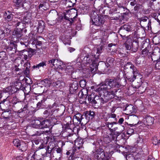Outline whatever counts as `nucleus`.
I'll use <instances>...</instances> for the list:
<instances>
[{
	"label": "nucleus",
	"mask_w": 160,
	"mask_h": 160,
	"mask_svg": "<svg viewBox=\"0 0 160 160\" xmlns=\"http://www.w3.org/2000/svg\"><path fill=\"white\" fill-rule=\"evenodd\" d=\"M120 79L118 78L108 79L101 83L100 87L97 89L98 91L104 92L108 90L114 89L117 90V88H120L121 86ZM119 89H118L119 90Z\"/></svg>",
	"instance_id": "f257e3e1"
},
{
	"label": "nucleus",
	"mask_w": 160,
	"mask_h": 160,
	"mask_svg": "<svg viewBox=\"0 0 160 160\" xmlns=\"http://www.w3.org/2000/svg\"><path fill=\"white\" fill-rule=\"evenodd\" d=\"M95 58L93 55L87 54L84 56L82 58V61L83 63L90 64V67L92 71L95 70H96L98 66V63L94 60Z\"/></svg>",
	"instance_id": "f03ea898"
},
{
	"label": "nucleus",
	"mask_w": 160,
	"mask_h": 160,
	"mask_svg": "<svg viewBox=\"0 0 160 160\" xmlns=\"http://www.w3.org/2000/svg\"><path fill=\"white\" fill-rule=\"evenodd\" d=\"M50 125V123L48 120H34L32 123V126L38 129H42L48 128Z\"/></svg>",
	"instance_id": "7ed1b4c3"
},
{
	"label": "nucleus",
	"mask_w": 160,
	"mask_h": 160,
	"mask_svg": "<svg viewBox=\"0 0 160 160\" xmlns=\"http://www.w3.org/2000/svg\"><path fill=\"white\" fill-rule=\"evenodd\" d=\"M91 18L92 24L97 26H101L104 22L103 17L99 16L95 12H94L91 14Z\"/></svg>",
	"instance_id": "20e7f679"
},
{
	"label": "nucleus",
	"mask_w": 160,
	"mask_h": 160,
	"mask_svg": "<svg viewBox=\"0 0 160 160\" xmlns=\"http://www.w3.org/2000/svg\"><path fill=\"white\" fill-rule=\"evenodd\" d=\"M73 123L77 125L81 124V126H83L86 124L87 122L84 121V119L82 118V115L79 113L76 114L73 117Z\"/></svg>",
	"instance_id": "39448f33"
},
{
	"label": "nucleus",
	"mask_w": 160,
	"mask_h": 160,
	"mask_svg": "<svg viewBox=\"0 0 160 160\" xmlns=\"http://www.w3.org/2000/svg\"><path fill=\"white\" fill-rule=\"evenodd\" d=\"M72 136L71 142L72 143L74 141L75 149L76 150L77 149H79L82 148V145L83 143V140L79 138L76 139V136L75 135H73V134H72Z\"/></svg>",
	"instance_id": "423d86ee"
},
{
	"label": "nucleus",
	"mask_w": 160,
	"mask_h": 160,
	"mask_svg": "<svg viewBox=\"0 0 160 160\" xmlns=\"http://www.w3.org/2000/svg\"><path fill=\"white\" fill-rule=\"evenodd\" d=\"M49 63L52 65V67L55 69L62 68L61 66L63 65V62L61 60L57 59H52L49 61Z\"/></svg>",
	"instance_id": "0eeeda50"
},
{
	"label": "nucleus",
	"mask_w": 160,
	"mask_h": 160,
	"mask_svg": "<svg viewBox=\"0 0 160 160\" xmlns=\"http://www.w3.org/2000/svg\"><path fill=\"white\" fill-rule=\"evenodd\" d=\"M95 158L98 160H107L108 154H106L103 151L100 152V153L98 152L94 154Z\"/></svg>",
	"instance_id": "6e6552de"
},
{
	"label": "nucleus",
	"mask_w": 160,
	"mask_h": 160,
	"mask_svg": "<svg viewBox=\"0 0 160 160\" xmlns=\"http://www.w3.org/2000/svg\"><path fill=\"white\" fill-rule=\"evenodd\" d=\"M37 153H40L42 156L44 157H48V155H47V151L46 148H45L38 149L32 156V157H33L34 158H36V156H37Z\"/></svg>",
	"instance_id": "1a4fd4ad"
},
{
	"label": "nucleus",
	"mask_w": 160,
	"mask_h": 160,
	"mask_svg": "<svg viewBox=\"0 0 160 160\" xmlns=\"http://www.w3.org/2000/svg\"><path fill=\"white\" fill-rule=\"evenodd\" d=\"M117 92V90L115 89V91H111L110 92H107V94L105 96V102H107L114 97V96Z\"/></svg>",
	"instance_id": "9d476101"
},
{
	"label": "nucleus",
	"mask_w": 160,
	"mask_h": 160,
	"mask_svg": "<svg viewBox=\"0 0 160 160\" xmlns=\"http://www.w3.org/2000/svg\"><path fill=\"white\" fill-rule=\"evenodd\" d=\"M98 98V96L96 95L94 93H92L91 95L88 96V101L91 103L93 104L94 105L97 104V101Z\"/></svg>",
	"instance_id": "9b49d317"
},
{
	"label": "nucleus",
	"mask_w": 160,
	"mask_h": 160,
	"mask_svg": "<svg viewBox=\"0 0 160 160\" xmlns=\"http://www.w3.org/2000/svg\"><path fill=\"white\" fill-rule=\"evenodd\" d=\"M143 121L145 125L151 126L154 123V118L150 116H147L144 118Z\"/></svg>",
	"instance_id": "f8f14e48"
},
{
	"label": "nucleus",
	"mask_w": 160,
	"mask_h": 160,
	"mask_svg": "<svg viewBox=\"0 0 160 160\" xmlns=\"http://www.w3.org/2000/svg\"><path fill=\"white\" fill-rule=\"evenodd\" d=\"M31 13L30 12H26L23 17L22 22L23 23H30L31 20Z\"/></svg>",
	"instance_id": "ddd939ff"
},
{
	"label": "nucleus",
	"mask_w": 160,
	"mask_h": 160,
	"mask_svg": "<svg viewBox=\"0 0 160 160\" xmlns=\"http://www.w3.org/2000/svg\"><path fill=\"white\" fill-rule=\"evenodd\" d=\"M22 0H13V2L15 6L17 7H24L26 6V8H28V6L26 5L25 4L27 2H28V1H24L22 2Z\"/></svg>",
	"instance_id": "4468645a"
},
{
	"label": "nucleus",
	"mask_w": 160,
	"mask_h": 160,
	"mask_svg": "<svg viewBox=\"0 0 160 160\" xmlns=\"http://www.w3.org/2000/svg\"><path fill=\"white\" fill-rule=\"evenodd\" d=\"M4 17L5 20L9 22L11 21L13 19V15L11 12L7 11L5 12L4 14Z\"/></svg>",
	"instance_id": "2eb2a0df"
},
{
	"label": "nucleus",
	"mask_w": 160,
	"mask_h": 160,
	"mask_svg": "<svg viewBox=\"0 0 160 160\" xmlns=\"http://www.w3.org/2000/svg\"><path fill=\"white\" fill-rule=\"evenodd\" d=\"M127 114H130L135 112V109L132 105H128L126 107L125 109Z\"/></svg>",
	"instance_id": "dca6fc26"
},
{
	"label": "nucleus",
	"mask_w": 160,
	"mask_h": 160,
	"mask_svg": "<svg viewBox=\"0 0 160 160\" xmlns=\"http://www.w3.org/2000/svg\"><path fill=\"white\" fill-rule=\"evenodd\" d=\"M88 93V90L86 88H84L81 90L79 93V96L82 98H86Z\"/></svg>",
	"instance_id": "f3484780"
},
{
	"label": "nucleus",
	"mask_w": 160,
	"mask_h": 160,
	"mask_svg": "<svg viewBox=\"0 0 160 160\" xmlns=\"http://www.w3.org/2000/svg\"><path fill=\"white\" fill-rule=\"evenodd\" d=\"M78 88V83L76 82H73L70 85V91L71 93H73L77 90Z\"/></svg>",
	"instance_id": "a211bd4d"
},
{
	"label": "nucleus",
	"mask_w": 160,
	"mask_h": 160,
	"mask_svg": "<svg viewBox=\"0 0 160 160\" xmlns=\"http://www.w3.org/2000/svg\"><path fill=\"white\" fill-rule=\"evenodd\" d=\"M117 129L118 128L115 127L111 129L110 130L111 132L110 136L112 137V140H114L115 138H116L117 137L118 135L117 134V133H118V132H116V131Z\"/></svg>",
	"instance_id": "6ab92c4d"
},
{
	"label": "nucleus",
	"mask_w": 160,
	"mask_h": 160,
	"mask_svg": "<svg viewBox=\"0 0 160 160\" xmlns=\"http://www.w3.org/2000/svg\"><path fill=\"white\" fill-rule=\"evenodd\" d=\"M12 84V85L14 86V87L17 88L18 90H23L24 89V87L23 86L22 83L18 81H16L14 82H13Z\"/></svg>",
	"instance_id": "aec40b11"
},
{
	"label": "nucleus",
	"mask_w": 160,
	"mask_h": 160,
	"mask_svg": "<svg viewBox=\"0 0 160 160\" xmlns=\"http://www.w3.org/2000/svg\"><path fill=\"white\" fill-rule=\"evenodd\" d=\"M133 77L128 78V80L131 82H133L137 77L139 76L140 75V74L138 73L137 71L136 70V69H133Z\"/></svg>",
	"instance_id": "412c9836"
},
{
	"label": "nucleus",
	"mask_w": 160,
	"mask_h": 160,
	"mask_svg": "<svg viewBox=\"0 0 160 160\" xmlns=\"http://www.w3.org/2000/svg\"><path fill=\"white\" fill-rule=\"evenodd\" d=\"M94 114V112L93 111H88L86 112L85 113V116L87 119L89 120L93 118Z\"/></svg>",
	"instance_id": "4be33fe9"
},
{
	"label": "nucleus",
	"mask_w": 160,
	"mask_h": 160,
	"mask_svg": "<svg viewBox=\"0 0 160 160\" xmlns=\"http://www.w3.org/2000/svg\"><path fill=\"white\" fill-rule=\"evenodd\" d=\"M44 28V23L42 21H40L38 22V26L37 27V31L39 32H43Z\"/></svg>",
	"instance_id": "5701e85b"
},
{
	"label": "nucleus",
	"mask_w": 160,
	"mask_h": 160,
	"mask_svg": "<svg viewBox=\"0 0 160 160\" xmlns=\"http://www.w3.org/2000/svg\"><path fill=\"white\" fill-rule=\"evenodd\" d=\"M21 58L27 60L28 58V49L27 50H23L22 51V53L21 54Z\"/></svg>",
	"instance_id": "b1692460"
},
{
	"label": "nucleus",
	"mask_w": 160,
	"mask_h": 160,
	"mask_svg": "<svg viewBox=\"0 0 160 160\" xmlns=\"http://www.w3.org/2000/svg\"><path fill=\"white\" fill-rule=\"evenodd\" d=\"M63 70H64L65 72L67 74H69L70 73L72 74L73 72V69L71 66H68L65 69H63Z\"/></svg>",
	"instance_id": "393cba45"
},
{
	"label": "nucleus",
	"mask_w": 160,
	"mask_h": 160,
	"mask_svg": "<svg viewBox=\"0 0 160 160\" xmlns=\"http://www.w3.org/2000/svg\"><path fill=\"white\" fill-rule=\"evenodd\" d=\"M47 151V155L48 156L52 157L53 155V150H54V148H50L49 146H48L46 148Z\"/></svg>",
	"instance_id": "a878e982"
},
{
	"label": "nucleus",
	"mask_w": 160,
	"mask_h": 160,
	"mask_svg": "<svg viewBox=\"0 0 160 160\" xmlns=\"http://www.w3.org/2000/svg\"><path fill=\"white\" fill-rule=\"evenodd\" d=\"M76 0H66V5L68 7H71L75 3Z\"/></svg>",
	"instance_id": "bb28decb"
},
{
	"label": "nucleus",
	"mask_w": 160,
	"mask_h": 160,
	"mask_svg": "<svg viewBox=\"0 0 160 160\" xmlns=\"http://www.w3.org/2000/svg\"><path fill=\"white\" fill-rule=\"evenodd\" d=\"M119 33L122 38L123 39H125L124 38H126V34L127 33V32L121 27L119 31Z\"/></svg>",
	"instance_id": "cd10ccee"
},
{
	"label": "nucleus",
	"mask_w": 160,
	"mask_h": 160,
	"mask_svg": "<svg viewBox=\"0 0 160 160\" xmlns=\"http://www.w3.org/2000/svg\"><path fill=\"white\" fill-rule=\"evenodd\" d=\"M121 27L127 32H131L132 30V28L130 25H124Z\"/></svg>",
	"instance_id": "c85d7f7f"
},
{
	"label": "nucleus",
	"mask_w": 160,
	"mask_h": 160,
	"mask_svg": "<svg viewBox=\"0 0 160 160\" xmlns=\"http://www.w3.org/2000/svg\"><path fill=\"white\" fill-rule=\"evenodd\" d=\"M152 60L154 59V61H158V59L160 58V53L158 52V53L156 54L153 53L152 56Z\"/></svg>",
	"instance_id": "c756f323"
},
{
	"label": "nucleus",
	"mask_w": 160,
	"mask_h": 160,
	"mask_svg": "<svg viewBox=\"0 0 160 160\" xmlns=\"http://www.w3.org/2000/svg\"><path fill=\"white\" fill-rule=\"evenodd\" d=\"M132 49L131 51L134 52L137 51L138 48V44L136 42L132 43Z\"/></svg>",
	"instance_id": "7c9ffc66"
},
{
	"label": "nucleus",
	"mask_w": 160,
	"mask_h": 160,
	"mask_svg": "<svg viewBox=\"0 0 160 160\" xmlns=\"http://www.w3.org/2000/svg\"><path fill=\"white\" fill-rule=\"evenodd\" d=\"M106 63L108 66H110L113 64L114 62V59L112 58H108L106 60Z\"/></svg>",
	"instance_id": "2f4dec72"
},
{
	"label": "nucleus",
	"mask_w": 160,
	"mask_h": 160,
	"mask_svg": "<svg viewBox=\"0 0 160 160\" xmlns=\"http://www.w3.org/2000/svg\"><path fill=\"white\" fill-rule=\"evenodd\" d=\"M18 148H19L22 151H26L27 149V145L25 143L22 142Z\"/></svg>",
	"instance_id": "473e14b6"
},
{
	"label": "nucleus",
	"mask_w": 160,
	"mask_h": 160,
	"mask_svg": "<svg viewBox=\"0 0 160 160\" xmlns=\"http://www.w3.org/2000/svg\"><path fill=\"white\" fill-rule=\"evenodd\" d=\"M117 124V122L113 121L112 122H107L106 123V125L108 127L110 130V129H112V128L113 125L115 124Z\"/></svg>",
	"instance_id": "72a5a7b5"
},
{
	"label": "nucleus",
	"mask_w": 160,
	"mask_h": 160,
	"mask_svg": "<svg viewBox=\"0 0 160 160\" xmlns=\"http://www.w3.org/2000/svg\"><path fill=\"white\" fill-rule=\"evenodd\" d=\"M124 46L126 48V49L128 51H127V52H130L131 51L132 49V47H131V45L129 43H128V42H127L126 43H125L124 44Z\"/></svg>",
	"instance_id": "f704fd0d"
},
{
	"label": "nucleus",
	"mask_w": 160,
	"mask_h": 160,
	"mask_svg": "<svg viewBox=\"0 0 160 160\" xmlns=\"http://www.w3.org/2000/svg\"><path fill=\"white\" fill-rule=\"evenodd\" d=\"M44 66H46V64L44 62H42L36 66L34 65L33 66L32 68L33 69L35 68H38V69L40 67H43Z\"/></svg>",
	"instance_id": "c9c22d12"
},
{
	"label": "nucleus",
	"mask_w": 160,
	"mask_h": 160,
	"mask_svg": "<svg viewBox=\"0 0 160 160\" xmlns=\"http://www.w3.org/2000/svg\"><path fill=\"white\" fill-rule=\"evenodd\" d=\"M13 143L14 145L17 148L19 147L21 144V142L18 139H14L13 141Z\"/></svg>",
	"instance_id": "e433bc0d"
},
{
	"label": "nucleus",
	"mask_w": 160,
	"mask_h": 160,
	"mask_svg": "<svg viewBox=\"0 0 160 160\" xmlns=\"http://www.w3.org/2000/svg\"><path fill=\"white\" fill-rule=\"evenodd\" d=\"M105 97L104 98V99H103L102 98H99V97L98 96V99L97 101V102H97V104H98H98L99 103H100L101 104V103L103 104L104 103L106 102H105Z\"/></svg>",
	"instance_id": "4c0bfd02"
},
{
	"label": "nucleus",
	"mask_w": 160,
	"mask_h": 160,
	"mask_svg": "<svg viewBox=\"0 0 160 160\" xmlns=\"http://www.w3.org/2000/svg\"><path fill=\"white\" fill-rule=\"evenodd\" d=\"M28 58H31L33 55L35 51L33 49L31 48L28 49Z\"/></svg>",
	"instance_id": "58836bf2"
},
{
	"label": "nucleus",
	"mask_w": 160,
	"mask_h": 160,
	"mask_svg": "<svg viewBox=\"0 0 160 160\" xmlns=\"http://www.w3.org/2000/svg\"><path fill=\"white\" fill-rule=\"evenodd\" d=\"M18 90L17 89V88H16L15 87H14V86H12V84L11 87V89H10V91L12 93H14L16 92Z\"/></svg>",
	"instance_id": "ea45409f"
},
{
	"label": "nucleus",
	"mask_w": 160,
	"mask_h": 160,
	"mask_svg": "<svg viewBox=\"0 0 160 160\" xmlns=\"http://www.w3.org/2000/svg\"><path fill=\"white\" fill-rule=\"evenodd\" d=\"M15 71H16V73L18 74L21 75L22 73V71L21 69L19 68L17 66H15Z\"/></svg>",
	"instance_id": "a19ab883"
},
{
	"label": "nucleus",
	"mask_w": 160,
	"mask_h": 160,
	"mask_svg": "<svg viewBox=\"0 0 160 160\" xmlns=\"http://www.w3.org/2000/svg\"><path fill=\"white\" fill-rule=\"evenodd\" d=\"M86 81L85 80H82L80 81L79 84L80 87L84 88L86 86Z\"/></svg>",
	"instance_id": "79ce46f5"
},
{
	"label": "nucleus",
	"mask_w": 160,
	"mask_h": 160,
	"mask_svg": "<svg viewBox=\"0 0 160 160\" xmlns=\"http://www.w3.org/2000/svg\"><path fill=\"white\" fill-rule=\"evenodd\" d=\"M14 33L16 36V37L18 38H19L21 37L22 35V33L21 32L15 31L14 32Z\"/></svg>",
	"instance_id": "37998d69"
},
{
	"label": "nucleus",
	"mask_w": 160,
	"mask_h": 160,
	"mask_svg": "<svg viewBox=\"0 0 160 160\" xmlns=\"http://www.w3.org/2000/svg\"><path fill=\"white\" fill-rule=\"evenodd\" d=\"M126 160H131L133 158V156L132 153H130L126 155Z\"/></svg>",
	"instance_id": "c03bdc74"
},
{
	"label": "nucleus",
	"mask_w": 160,
	"mask_h": 160,
	"mask_svg": "<svg viewBox=\"0 0 160 160\" xmlns=\"http://www.w3.org/2000/svg\"><path fill=\"white\" fill-rule=\"evenodd\" d=\"M116 115L115 114H114V113H112L109 115V118H113L114 119L113 121H115V122H117V119L116 118Z\"/></svg>",
	"instance_id": "a18cd8bd"
},
{
	"label": "nucleus",
	"mask_w": 160,
	"mask_h": 160,
	"mask_svg": "<svg viewBox=\"0 0 160 160\" xmlns=\"http://www.w3.org/2000/svg\"><path fill=\"white\" fill-rule=\"evenodd\" d=\"M103 49V47L102 46H100L99 48H98L97 49V53L100 54L102 52Z\"/></svg>",
	"instance_id": "49530a36"
},
{
	"label": "nucleus",
	"mask_w": 160,
	"mask_h": 160,
	"mask_svg": "<svg viewBox=\"0 0 160 160\" xmlns=\"http://www.w3.org/2000/svg\"><path fill=\"white\" fill-rule=\"evenodd\" d=\"M54 86H55L56 87H60L61 85V82L60 81H57L56 82H54L53 83Z\"/></svg>",
	"instance_id": "de8ad7c7"
},
{
	"label": "nucleus",
	"mask_w": 160,
	"mask_h": 160,
	"mask_svg": "<svg viewBox=\"0 0 160 160\" xmlns=\"http://www.w3.org/2000/svg\"><path fill=\"white\" fill-rule=\"evenodd\" d=\"M152 140V143L153 144H154L156 145L158 144H159V142L158 141V140L157 139V138H153V139Z\"/></svg>",
	"instance_id": "09e8293b"
},
{
	"label": "nucleus",
	"mask_w": 160,
	"mask_h": 160,
	"mask_svg": "<svg viewBox=\"0 0 160 160\" xmlns=\"http://www.w3.org/2000/svg\"><path fill=\"white\" fill-rule=\"evenodd\" d=\"M46 144L45 143H42L39 147L38 149H42V148H47L46 146Z\"/></svg>",
	"instance_id": "8fccbe9b"
},
{
	"label": "nucleus",
	"mask_w": 160,
	"mask_h": 160,
	"mask_svg": "<svg viewBox=\"0 0 160 160\" xmlns=\"http://www.w3.org/2000/svg\"><path fill=\"white\" fill-rule=\"evenodd\" d=\"M134 130L132 128H130L128 131V134H132L134 132Z\"/></svg>",
	"instance_id": "3c124183"
},
{
	"label": "nucleus",
	"mask_w": 160,
	"mask_h": 160,
	"mask_svg": "<svg viewBox=\"0 0 160 160\" xmlns=\"http://www.w3.org/2000/svg\"><path fill=\"white\" fill-rule=\"evenodd\" d=\"M130 125L131 126L130 128H132L133 129L134 131L136 128V127L138 125V124H130Z\"/></svg>",
	"instance_id": "603ef678"
},
{
	"label": "nucleus",
	"mask_w": 160,
	"mask_h": 160,
	"mask_svg": "<svg viewBox=\"0 0 160 160\" xmlns=\"http://www.w3.org/2000/svg\"><path fill=\"white\" fill-rule=\"evenodd\" d=\"M124 121V119L123 118H120L119 119L118 122H117V124L118 123L119 124H121Z\"/></svg>",
	"instance_id": "864d4df0"
},
{
	"label": "nucleus",
	"mask_w": 160,
	"mask_h": 160,
	"mask_svg": "<svg viewBox=\"0 0 160 160\" xmlns=\"http://www.w3.org/2000/svg\"><path fill=\"white\" fill-rule=\"evenodd\" d=\"M21 23V22L19 21H18L17 22H13V23L12 24V25H15L16 27H17L19 26Z\"/></svg>",
	"instance_id": "5fc2aeb1"
},
{
	"label": "nucleus",
	"mask_w": 160,
	"mask_h": 160,
	"mask_svg": "<svg viewBox=\"0 0 160 160\" xmlns=\"http://www.w3.org/2000/svg\"><path fill=\"white\" fill-rule=\"evenodd\" d=\"M5 34L4 31L0 30V36L1 38H3Z\"/></svg>",
	"instance_id": "6e6d98bb"
},
{
	"label": "nucleus",
	"mask_w": 160,
	"mask_h": 160,
	"mask_svg": "<svg viewBox=\"0 0 160 160\" xmlns=\"http://www.w3.org/2000/svg\"><path fill=\"white\" fill-rule=\"evenodd\" d=\"M6 53L4 52H0V57L1 58H2L3 59H4V56L3 55H5Z\"/></svg>",
	"instance_id": "4d7b16f0"
},
{
	"label": "nucleus",
	"mask_w": 160,
	"mask_h": 160,
	"mask_svg": "<svg viewBox=\"0 0 160 160\" xmlns=\"http://www.w3.org/2000/svg\"><path fill=\"white\" fill-rule=\"evenodd\" d=\"M156 67L157 69H160V61L157 62L156 64Z\"/></svg>",
	"instance_id": "13d9d810"
},
{
	"label": "nucleus",
	"mask_w": 160,
	"mask_h": 160,
	"mask_svg": "<svg viewBox=\"0 0 160 160\" xmlns=\"http://www.w3.org/2000/svg\"><path fill=\"white\" fill-rule=\"evenodd\" d=\"M148 51L146 48L144 49L142 51V54L146 55L147 54Z\"/></svg>",
	"instance_id": "bf43d9fd"
},
{
	"label": "nucleus",
	"mask_w": 160,
	"mask_h": 160,
	"mask_svg": "<svg viewBox=\"0 0 160 160\" xmlns=\"http://www.w3.org/2000/svg\"><path fill=\"white\" fill-rule=\"evenodd\" d=\"M8 112H3L2 114V115L3 117H4V118H8V116H6V114H7L8 113Z\"/></svg>",
	"instance_id": "052dcab7"
},
{
	"label": "nucleus",
	"mask_w": 160,
	"mask_h": 160,
	"mask_svg": "<svg viewBox=\"0 0 160 160\" xmlns=\"http://www.w3.org/2000/svg\"><path fill=\"white\" fill-rule=\"evenodd\" d=\"M24 73L26 74H28L29 73V68H28V67H26V70L24 71Z\"/></svg>",
	"instance_id": "680f3d73"
},
{
	"label": "nucleus",
	"mask_w": 160,
	"mask_h": 160,
	"mask_svg": "<svg viewBox=\"0 0 160 160\" xmlns=\"http://www.w3.org/2000/svg\"><path fill=\"white\" fill-rule=\"evenodd\" d=\"M75 50V48L71 47H69L68 48V50L70 52H73Z\"/></svg>",
	"instance_id": "e2e57ef3"
},
{
	"label": "nucleus",
	"mask_w": 160,
	"mask_h": 160,
	"mask_svg": "<svg viewBox=\"0 0 160 160\" xmlns=\"http://www.w3.org/2000/svg\"><path fill=\"white\" fill-rule=\"evenodd\" d=\"M27 109V107H24L23 109H22V110H18V112L20 113L22 112L23 111H25Z\"/></svg>",
	"instance_id": "0e129e2a"
},
{
	"label": "nucleus",
	"mask_w": 160,
	"mask_h": 160,
	"mask_svg": "<svg viewBox=\"0 0 160 160\" xmlns=\"http://www.w3.org/2000/svg\"><path fill=\"white\" fill-rule=\"evenodd\" d=\"M56 151L58 153H61L62 152V150L60 148H57Z\"/></svg>",
	"instance_id": "69168bd1"
},
{
	"label": "nucleus",
	"mask_w": 160,
	"mask_h": 160,
	"mask_svg": "<svg viewBox=\"0 0 160 160\" xmlns=\"http://www.w3.org/2000/svg\"><path fill=\"white\" fill-rule=\"evenodd\" d=\"M136 4L135 1H133L130 2V5L132 6H134Z\"/></svg>",
	"instance_id": "338daca9"
},
{
	"label": "nucleus",
	"mask_w": 160,
	"mask_h": 160,
	"mask_svg": "<svg viewBox=\"0 0 160 160\" xmlns=\"http://www.w3.org/2000/svg\"><path fill=\"white\" fill-rule=\"evenodd\" d=\"M147 18L146 17V18H142L141 19V20L142 21H143V22H146L147 21V19L146 18Z\"/></svg>",
	"instance_id": "774afa93"
}]
</instances>
